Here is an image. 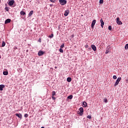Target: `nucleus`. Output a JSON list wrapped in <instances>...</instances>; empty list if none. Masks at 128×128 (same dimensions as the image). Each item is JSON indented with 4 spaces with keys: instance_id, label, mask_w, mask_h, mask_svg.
I'll return each instance as SVG.
<instances>
[{
    "instance_id": "1",
    "label": "nucleus",
    "mask_w": 128,
    "mask_h": 128,
    "mask_svg": "<svg viewBox=\"0 0 128 128\" xmlns=\"http://www.w3.org/2000/svg\"><path fill=\"white\" fill-rule=\"evenodd\" d=\"M120 80H122V78L120 77L118 78L115 82V84H114V86H116L118 84Z\"/></svg>"
},
{
    "instance_id": "2",
    "label": "nucleus",
    "mask_w": 128,
    "mask_h": 128,
    "mask_svg": "<svg viewBox=\"0 0 128 128\" xmlns=\"http://www.w3.org/2000/svg\"><path fill=\"white\" fill-rule=\"evenodd\" d=\"M59 2L61 6H64V4H66V0H59Z\"/></svg>"
},
{
    "instance_id": "3",
    "label": "nucleus",
    "mask_w": 128,
    "mask_h": 128,
    "mask_svg": "<svg viewBox=\"0 0 128 128\" xmlns=\"http://www.w3.org/2000/svg\"><path fill=\"white\" fill-rule=\"evenodd\" d=\"M79 110H80V112H79V114L80 116H82V114H84V108H79Z\"/></svg>"
},
{
    "instance_id": "4",
    "label": "nucleus",
    "mask_w": 128,
    "mask_h": 128,
    "mask_svg": "<svg viewBox=\"0 0 128 128\" xmlns=\"http://www.w3.org/2000/svg\"><path fill=\"white\" fill-rule=\"evenodd\" d=\"M14 0H12L8 2V4L10 6H14Z\"/></svg>"
},
{
    "instance_id": "5",
    "label": "nucleus",
    "mask_w": 128,
    "mask_h": 128,
    "mask_svg": "<svg viewBox=\"0 0 128 128\" xmlns=\"http://www.w3.org/2000/svg\"><path fill=\"white\" fill-rule=\"evenodd\" d=\"M116 22L118 24H122V21L120 20V18H116Z\"/></svg>"
},
{
    "instance_id": "6",
    "label": "nucleus",
    "mask_w": 128,
    "mask_h": 128,
    "mask_svg": "<svg viewBox=\"0 0 128 128\" xmlns=\"http://www.w3.org/2000/svg\"><path fill=\"white\" fill-rule=\"evenodd\" d=\"M15 116H18V118H20V120H22V116L20 114H16Z\"/></svg>"
},
{
    "instance_id": "7",
    "label": "nucleus",
    "mask_w": 128,
    "mask_h": 128,
    "mask_svg": "<svg viewBox=\"0 0 128 128\" xmlns=\"http://www.w3.org/2000/svg\"><path fill=\"white\" fill-rule=\"evenodd\" d=\"M96 20H92L91 26L92 28H94V24H96Z\"/></svg>"
},
{
    "instance_id": "8",
    "label": "nucleus",
    "mask_w": 128,
    "mask_h": 128,
    "mask_svg": "<svg viewBox=\"0 0 128 128\" xmlns=\"http://www.w3.org/2000/svg\"><path fill=\"white\" fill-rule=\"evenodd\" d=\"M100 22L101 23V26L102 28H104V22L102 20V18L100 20Z\"/></svg>"
},
{
    "instance_id": "9",
    "label": "nucleus",
    "mask_w": 128,
    "mask_h": 128,
    "mask_svg": "<svg viewBox=\"0 0 128 128\" xmlns=\"http://www.w3.org/2000/svg\"><path fill=\"white\" fill-rule=\"evenodd\" d=\"M92 48L94 50V52H96V47L94 45H92L91 46Z\"/></svg>"
},
{
    "instance_id": "10",
    "label": "nucleus",
    "mask_w": 128,
    "mask_h": 128,
    "mask_svg": "<svg viewBox=\"0 0 128 128\" xmlns=\"http://www.w3.org/2000/svg\"><path fill=\"white\" fill-rule=\"evenodd\" d=\"M69 12H70L68 10H66L64 12V16H68V13Z\"/></svg>"
},
{
    "instance_id": "11",
    "label": "nucleus",
    "mask_w": 128,
    "mask_h": 128,
    "mask_svg": "<svg viewBox=\"0 0 128 128\" xmlns=\"http://www.w3.org/2000/svg\"><path fill=\"white\" fill-rule=\"evenodd\" d=\"M10 20H11L10 18L6 19L5 20V24H10Z\"/></svg>"
},
{
    "instance_id": "12",
    "label": "nucleus",
    "mask_w": 128,
    "mask_h": 128,
    "mask_svg": "<svg viewBox=\"0 0 128 128\" xmlns=\"http://www.w3.org/2000/svg\"><path fill=\"white\" fill-rule=\"evenodd\" d=\"M42 54H44V52L40 50L38 52V56H42Z\"/></svg>"
},
{
    "instance_id": "13",
    "label": "nucleus",
    "mask_w": 128,
    "mask_h": 128,
    "mask_svg": "<svg viewBox=\"0 0 128 128\" xmlns=\"http://www.w3.org/2000/svg\"><path fill=\"white\" fill-rule=\"evenodd\" d=\"M88 106V104L86 102H83V107L86 108Z\"/></svg>"
},
{
    "instance_id": "14",
    "label": "nucleus",
    "mask_w": 128,
    "mask_h": 128,
    "mask_svg": "<svg viewBox=\"0 0 128 128\" xmlns=\"http://www.w3.org/2000/svg\"><path fill=\"white\" fill-rule=\"evenodd\" d=\"M67 82H72V78L70 77L68 78Z\"/></svg>"
},
{
    "instance_id": "15",
    "label": "nucleus",
    "mask_w": 128,
    "mask_h": 128,
    "mask_svg": "<svg viewBox=\"0 0 128 128\" xmlns=\"http://www.w3.org/2000/svg\"><path fill=\"white\" fill-rule=\"evenodd\" d=\"M32 14H34V11L31 10L30 13L28 14V16H31L32 15Z\"/></svg>"
},
{
    "instance_id": "16",
    "label": "nucleus",
    "mask_w": 128,
    "mask_h": 128,
    "mask_svg": "<svg viewBox=\"0 0 128 128\" xmlns=\"http://www.w3.org/2000/svg\"><path fill=\"white\" fill-rule=\"evenodd\" d=\"M4 88V85H0V90H2Z\"/></svg>"
},
{
    "instance_id": "17",
    "label": "nucleus",
    "mask_w": 128,
    "mask_h": 128,
    "mask_svg": "<svg viewBox=\"0 0 128 128\" xmlns=\"http://www.w3.org/2000/svg\"><path fill=\"white\" fill-rule=\"evenodd\" d=\"M3 74H4V76H8V72H3Z\"/></svg>"
},
{
    "instance_id": "18",
    "label": "nucleus",
    "mask_w": 128,
    "mask_h": 128,
    "mask_svg": "<svg viewBox=\"0 0 128 128\" xmlns=\"http://www.w3.org/2000/svg\"><path fill=\"white\" fill-rule=\"evenodd\" d=\"M20 14L22 16H24L26 14V12L24 11H21Z\"/></svg>"
},
{
    "instance_id": "19",
    "label": "nucleus",
    "mask_w": 128,
    "mask_h": 128,
    "mask_svg": "<svg viewBox=\"0 0 128 128\" xmlns=\"http://www.w3.org/2000/svg\"><path fill=\"white\" fill-rule=\"evenodd\" d=\"M68 100H72V95H70L68 96Z\"/></svg>"
},
{
    "instance_id": "20",
    "label": "nucleus",
    "mask_w": 128,
    "mask_h": 128,
    "mask_svg": "<svg viewBox=\"0 0 128 128\" xmlns=\"http://www.w3.org/2000/svg\"><path fill=\"white\" fill-rule=\"evenodd\" d=\"M6 46V42H4V41H3L2 42V48H4V46Z\"/></svg>"
},
{
    "instance_id": "21",
    "label": "nucleus",
    "mask_w": 128,
    "mask_h": 128,
    "mask_svg": "<svg viewBox=\"0 0 128 128\" xmlns=\"http://www.w3.org/2000/svg\"><path fill=\"white\" fill-rule=\"evenodd\" d=\"M48 38H54V34H51V35H50Z\"/></svg>"
},
{
    "instance_id": "22",
    "label": "nucleus",
    "mask_w": 128,
    "mask_h": 128,
    "mask_svg": "<svg viewBox=\"0 0 128 128\" xmlns=\"http://www.w3.org/2000/svg\"><path fill=\"white\" fill-rule=\"evenodd\" d=\"M60 48H64V44H62L60 46Z\"/></svg>"
},
{
    "instance_id": "23",
    "label": "nucleus",
    "mask_w": 128,
    "mask_h": 128,
    "mask_svg": "<svg viewBox=\"0 0 128 128\" xmlns=\"http://www.w3.org/2000/svg\"><path fill=\"white\" fill-rule=\"evenodd\" d=\"M124 48L125 50H128V44H126Z\"/></svg>"
},
{
    "instance_id": "24",
    "label": "nucleus",
    "mask_w": 128,
    "mask_h": 128,
    "mask_svg": "<svg viewBox=\"0 0 128 128\" xmlns=\"http://www.w3.org/2000/svg\"><path fill=\"white\" fill-rule=\"evenodd\" d=\"M99 2H100V4H104V0H100Z\"/></svg>"
},
{
    "instance_id": "25",
    "label": "nucleus",
    "mask_w": 128,
    "mask_h": 128,
    "mask_svg": "<svg viewBox=\"0 0 128 128\" xmlns=\"http://www.w3.org/2000/svg\"><path fill=\"white\" fill-rule=\"evenodd\" d=\"M113 78H114V80H116V78H118V77H116V76L114 75L113 76Z\"/></svg>"
},
{
    "instance_id": "26",
    "label": "nucleus",
    "mask_w": 128,
    "mask_h": 128,
    "mask_svg": "<svg viewBox=\"0 0 128 128\" xmlns=\"http://www.w3.org/2000/svg\"><path fill=\"white\" fill-rule=\"evenodd\" d=\"M52 96H56V92L53 91L52 92Z\"/></svg>"
},
{
    "instance_id": "27",
    "label": "nucleus",
    "mask_w": 128,
    "mask_h": 128,
    "mask_svg": "<svg viewBox=\"0 0 128 128\" xmlns=\"http://www.w3.org/2000/svg\"><path fill=\"white\" fill-rule=\"evenodd\" d=\"M59 50L60 52H64V50L62 48H60Z\"/></svg>"
},
{
    "instance_id": "28",
    "label": "nucleus",
    "mask_w": 128,
    "mask_h": 128,
    "mask_svg": "<svg viewBox=\"0 0 128 128\" xmlns=\"http://www.w3.org/2000/svg\"><path fill=\"white\" fill-rule=\"evenodd\" d=\"M24 118H28V114H26L24 115Z\"/></svg>"
},
{
    "instance_id": "29",
    "label": "nucleus",
    "mask_w": 128,
    "mask_h": 128,
    "mask_svg": "<svg viewBox=\"0 0 128 128\" xmlns=\"http://www.w3.org/2000/svg\"><path fill=\"white\" fill-rule=\"evenodd\" d=\"M104 102H108V99H106V98H104Z\"/></svg>"
},
{
    "instance_id": "30",
    "label": "nucleus",
    "mask_w": 128,
    "mask_h": 128,
    "mask_svg": "<svg viewBox=\"0 0 128 128\" xmlns=\"http://www.w3.org/2000/svg\"><path fill=\"white\" fill-rule=\"evenodd\" d=\"M87 118H90H90H92V116L90 115H88L87 116Z\"/></svg>"
},
{
    "instance_id": "31",
    "label": "nucleus",
    "mask_w": 128,
    "mask_h": 128,
    "mask_svg": "<svg viewBox=\"0 0 128 128\" xmlns=\"http://www.w3.org/2000/svg\"><path fill=\"white\" fill-rule=\"evenodd\" d=\"M108 29L109 30H112V26H110L108 27Z\"/></svg>"
},
{
    "instance_id": "32",
    "label": "nucleus",
    "mask_w": 128,
    "mask_h": 128,
    "mask_svg": "<svg viewBox=\"0 0 128 128\" xmlns=\"http://www.w3.org/2000/svg\"><path fill=\"white\" fill-rule=\"evenodd\" d=\"M5 9H6V12H8V7H6Z\"/></svg>"
},
{
    "instance_id": "33",
    "label": "nucleus",
    "mask_w": 128,
    "mask_h": 128,
    "mask_svg": "<svg viewBox=\"0 0 128 128\" xmlns=\"http://www.w3.org/2000/svg\"><path fill=\"white\" fill-rule=\"evenodd\" d=\"M50 2H56V0H50Z\"/></svg>"
},
{
    "instance_id": "34",
    "label": "nucleus",
    "mask_w": 128,
    "mask_h": 128,
    "mask_svg": "<svg viewBox=\"0 0 128 128\" xmlns=\"http://www.w3.org/2000/svg\"><path fill=\"white\" fill-rule=\"evenodd\" d=\"M52 99L54 100H56V97L52 96Z\"/></svg>"
},
{
    "instance_id": "35",
    "label": "nucleus",
    "mask_w": 128,
    "mask_h": 128,
    "mask_svg": "<svg viewBox=\"0 0 128 128\" xmlns=\"http://www.w3.org/2000/svg\"><path fill=\"white\" fill-rule=\"evenodd\" d=\"M108 52H109L108 50H106V54H108Z\"/></svg>"
},
{
    "instance_id": "36",
    "label": "nucleus",
    "mask_w": 128,
    "mask_h": 128,
    "mask_svg": "<svg viewBox=\"0 0 128 128\" xmlns=\"http://www.w3.org/2000/svg\"><path fill=\"white\" fill-rule=\"evenodd\" d=\"M88 44H86V45L84 46V47H85L86 48H88Z\"/></svg>"
},
{
    "instance_id": "37",
    "label": "nucleus",
    "mask_w": 128,
    "mask_h": 128,
    "mask_svg": "<svg viewBox=\"0 0 128 128\" xmlns=\"http://www.w3.org/2000/svg\"><path fill=\"white\" fill-rule=\"evenodd\" d=\"M38 42H42V39L40 38H39Z\"/></svg>"
},
{
    "instance_id": "38",
    "label": "nucleus",
    "mask_w": 128,
    "mask_h": 128,
    "mask_svg": "<svg viewBox=\"0 0 128 128\" xmlns=\"http://www.w3.org/2000/svg\"><path fill=\"white\" fill-rule=\"evenodd\" d=\"M74 35H72V38H74Z\"/></svg>"
},
{
    "instance_id": "39",
    "label": "nucleus",
    "mask_w": 128,
    "mask_h": 128,
    "mask_svg": "<svg viewBox=\"0 0 128 128\" xmlns=\"http://www.w3.org/2000/svg\"><path fill=\"white\" fill-rule=\"evenodd\" d=\"M41 128H44V127L42 126V127Z\"/></svg>"
},
{
    "instance_id": "40",
    "label": "nucleus",
    "mask_w": 128,
    "mask_h": 128,
    "mask_svg": "<svg viewBox=\"0 0 128 128\" xmlns=\"http://www.w3.org/2000/svg\"><path fill=\"white\" fill-rule=\"evenodd\" d=\"M55 68H56V66H55Z\"/></svg>"
},
{
    "instance_id": "41",
    "label": "nucleus",
    "mask_w": 128,
    "mask_h": 128,
    "mask_svg": "<svg viewBox=\"0 0 128 128\" xmlns=\"http://www.w3.org/2000/svg\"><path fill=\"white\" fill-rule=\"evenodd\" d=\"M0 2H1V0H0Z\"/></svg>"
},
{
    "instance_id": "42",
    "label": "nucleus",
    "mask_w": 128,
    "mask_h": 128,
    "mask_svg": "<svg viewBox=\"0 0 128 128\" xmlns=\"http://www.w3.org/2000/svg\"><path fill=\"white\" fill-rule=\"evenodd\" d=\"M0 58H1V57H0Z\"/></svg>"
}]
</instances>
